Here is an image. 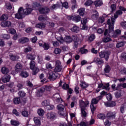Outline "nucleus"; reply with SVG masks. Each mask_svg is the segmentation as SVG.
Instances as JSON below:
<instances>
[{
    "label": "nucleus",
    "mask_w": 126,
    "mask_h": 126,
    "mask_svg": "<svg viewBox=\"0 0 126 126\" xmlns=\"http://www.w3.org/2000/svg\"><path fill=\"white\" fill-rule=\"evenodd\" d=\"M13 102L16 105H18V104H19V103H20V98H19V97H16L14 98Z\"/></svg>",
    "instance_id": "a18cd8bd"
},
{
    "label": "nucleus",
    "mask_w": 126,
    "mask_h": 126,
    "mask_svg": "<svg viewBox=\"0 0 126 126\" xmlns=\"http://www.w3.org/2000/svg\"><path fill=\"white\" fill-rule=\"evenodd\" d=\"M81 88H87L88 87V84L86 83L85 82H82L80 84Z\"/></svg>",
    "instance_id": "37998d69"
},
{
    "label": "nucleus",
    "mask_w": 126,
    "mask_h": 126,
    "mask_svg": "<svg viewBox=\"0 0 126 126\" xmlns=\"http://www.w3.org/2000/svg\"><path fill=\"white\" fill-rule=\"evenodd\" d=\"M126 83H124L123 85L119 84L117 86V87L116 89V90H120V89H122V88H126Z\"/></svg>",
    "instance_id": "473e14b6"
},
{
    "label": "nucleus",
    "mask_w": 126,
    "mask_h": 126,
    "mask_svg": "<svg viewBox=\"0 0 126 126\" xmlns=\"http://www.w3.org/2000/svg\"><path fill=\"white\" fill-rule=\"evenodd\" d=\"M56 67L54 69L55 71H56L57 72H60V71H62V70L63 69V66L62 65V62L61 61L57 60L56 61Z\"/></svg>",
    "instance_id": "9b49d317"
},
{
    "label": "nucleus",
    "mask_w": 126,
    "mask_h": 126,
    "mask_svg": "<svg viewBox=\"0 0 126 126\" xmlns=\"http://www.w3.org/2000/svg\"><path fill=\"white\" fill-rule=\"evenodd\" d=\"M18 26L20 28H24L25 25L23 23H19Z\"/></svg>",
    "instance_id": "774afa93"
},
{
    "label": "nucleus",
    "mask_w": 126,
    "mask_h": 126,
    "mask_svg": "<svg viewBox=\"0 0 126 126\" xmlns=\"http://www.w3.org/2000/svg\"><path fill=\"white\" fill-rule=\"evenodd\" d=\"M81 23L82 25H86V23H87V18H85L82 19L81 20Z\"/></svg>",
    "instance_id": "5fc2aeb1"
},
{
    "label": "nucleus",
    "mask_w": 126,
    "mask_h": 126,
    "mask_svg": "<svg viewBox=\"0 0 126 126\" xmlns=\"http://www.w3.org/2000/svg\"><path fill=\"white\" fill-rule=\"evenodd\" d=\"M81 111L82 117H87V111H86L85 108H81Z\"/></svg>",
    "instance_id": "f704fd0d"
},
{
    "label": "nucleus",
    "mask_w": 126,
    "mask_h": 126,
    "mask_svg": "<svg viewBox=\"0 0 126 126\" xmlns=\"http://www.w3.org/2000/svg\"><path fill=\"white\" fill-rule=\"evenodd\" d=\"M33 6L34 7L32 8L31 5H29L27 6L26 9H23L24 15H28V14H30V13L32 12V10H33V9H38V7L40 6V4L35 3L34 4Z\"/></svg>",
    "instance_id": "7ed1b4c3"
},
{
    "label": "nucleus",
    "mask_w": 126,
    "mask_h": 126,
    "mask_svg": "<svg viewBox=\"0 0 126 126\" xmlns=\"http://www.w3.org/2000/svg\"><path fill=\"white\" fill-rule=\"evenodd\" d=\"M126 105L125 104L124 105L122 106L120 108V111L121 113H122V114L125 112V109H126Z\"/></svg>",
    "instance_id": "69168bd1"
},
{
    "label": "nucleus",
    "mask_w": 126,
    "mask_h": 126,
    "mask_svg": "<svg viewBox=\"0 0 126 126\" xmlns=\"http://www.w3.org/2000/svg\"><path fill=\"white\" fill-rule=\"evenodd\" d=\"M34 123L36 126H40L41 125V122L40 121V117H34L33 119Z\"/></svg>",
    "instance_id": "7c9ffc66"
},
{
    "label": "nucleus",
    "mask_w": 126,
    "mask_h": 126,
    "mask_svg": "<svg viewBox=\"0 0 126 126\" xmlns=\"http://www.w3.org/2000/svg\"><path fill=\"white\" fill-rule=\"evenodd\" d=\"M57 74H58L57 73V71H55V69L54 72H49V79L50 80H55L57 79Z\"/></svg>",
    "instance_id": "2eb2a0df"
},
{
    "label": "nucleus",
    "mask_w": 126,
    "mask_h": 126,
    "mask_svg": "<svg viewBox=\"0 0 126 126\" xmlns=\"http://www.w3.org/2000/svg\"><path fill=\"white\" fill-rule=\"evenodd\" d=\"M59 97H60V94H58L53 95V98L54 100L56 101V102H58V103H62L63 102V99Z\"/></svg>",
    "instance_id": "6ab92c4d"
},
{
    "label": "nucleus",
    "mask_w": 126,
    "mask_h": 126,
    "mask_svg": "<svg viewBox=\"0 0 126 126\" xmlns=\"http://www.w3.org/2000/svg\"><path fill=\"white\" fill-rule=\"evenodd\" d=\"M71 30L72 32H76V33H77V32H79V28L77 27L76 26H74L72 29H71Z\"/></svg>",
    "instance_id": "79ce46f5"
},
{
    "label": "nucleus",
    "mask_w": 126,
    "mask_h": 126,
    "mask_svg": "<svg viewBox=\"0 0 126 126\" xmlns=\"http://www.w3.org/2000/svg\"><path fill=\"white\" fill-rule=\"evenodd\" d=\"M89 104V101H86V103H85L83 100H80V107L81 109H85V107H87V105Z\"/></svg>",
    "instance_id": "412c9836"
},
{
    "label": "nucleus",
    "mask_w": 126,
    "mask_h": 126,
    "mask_svg": "<svg viewBox=\"0 0 126 126\" xmlns=\"http://www.w3.org/2000/svg\"><path fill=\"white\" fill-rule=\"evenodd\" d=\"M67 18L68 20H74V21L76 22H79V21L81 20V17L79 15L74 16H68L67 17Z\"/></svg>",
    "instance_id": "ddd939ff"
},
{
    "label": "nucleus",
    "mask_w": 126,
    "mask_h": 126,
    "mask_svg": "<svg viewBox=\"0 0 126 126\" xmlns=\"http://www.w3.org/2000/svg\"><path fill=\"white\" fill-rule=\"evenodd\" d=\"M43 48H44V50H48V49H50V45L48 44L44 43L43 44Z\"/></svg>",
    "instance_id": "603ef678"
},
{
    "label": "nucleus",
    "mask_w": 126,
    "mask_h": 126,
    "mask_svg": "<svg viewBox=\"0 0 126 126\" xmlns=\"http://www.w3.org/2000/svg\"><path fill=\"white\" fill-rule=\"evenodd\" d=\"M9 80H10V76L9 75H7L6 76V77L2 79V81H3V82H4V83L8 82Z\"/></svg>",
    "instance_id": "2f4dec72"
},
{
    "label": "nucleus",
    "mask_w": 126,
    "mask_h": 126,
    "mask_svg": "<svg viewBox=\"0 0 126 126\" xmlns=\"http://www.w3.org/2000/svg\"><path fill=\"white\" fill-rule=\"evenodd\" d=\"M109 34H110L109 31L106 30L104 32V36H105V37L103 39V42H104V43H108V42L111 41V38L110 37L111 36L109 35Z\"/></svg>",
    "instance_id": "f8f14e48"
},
{
    "label": "nucleus",
    "mask_w": 126,
    "mask_h": 126,
    "mask_svg": "<svg viewBox=\"0 0 126 126\" xmlns=\"http://www.w3.org/2000/svg\"><path fill=\"white\" fill-rule=\"evenodd\" d=\"M27 59H28V60H32V61H34V60H35L36 58V55H28L27 56Z\"/></svg>",
    "instance_id": "c03bdc74"
},
{
    "label": "nucleus",
    "mask_w": 126,
    "mask_h": 126,
    "mask_svg": "<svg viewBox=\"0 0 126 126\" xmlns=\"http://www.w3.org/2000/svg\"><path fill=\"white\" fill-rule=\"evenodd\" d=\"M46 68H47L48 69H53V66H52V64L50 63H47L46 64Z\"/></svg>",
    "instance_id": "e2e57ef3"
},
{
    "label": "nucleus",
    "mask_w": 126,
    "mask_h": 126,
    "mask_svg": "<svg viewBox=\"0 0 126 126\" xmlns=\"http://www.w3.org/2000/svg\"><path fill=\"white\" fill-rule=\"evenodd\" d=\"M57 109L59 111V114L62 117H66V112H64V106L63 104L57 105Z\"/></svg>",
    "instance_id": "423d86ee"
},
{
    "label": "nucleus",
    "mask_w": 126,
    "mask_h": 126,
    "mask_svg": "<svg viewBox=\"0 0 126 126\" xmlns=\"http://www.w3.org/2000/svg\"><path fill=\"white\" fill-rule=\"evenodd\" d=\"M1 72L3 74H7L9 72V70L6 67H2L1 69Z\"/></svg>",
    "instance_id": "cd10ccee"
},
{
    "label": "nucleus",
    "mask_w": 126,
    "mask_h": 126,
    "mask_svg": "<svg viewBox=\"0 0 126 126\" xmlns=\"http://www.w3.org/2000/svg\"><path fill=\"white\" fill-rule=\"evenodd\" d=\"M69 88V86L68 84H64L63 86V89L66 90V89H68Z\"/></svg>",
    "instance_id": "0e129e2a"
},
{
    "label": "nucleus",
    "mask_w": 126,
    "mask_h": 126,
    "mask_svg": "<svg viewBox=\"0 0 126 126\" xmlns=\"http://www.w3.org/2000/svg\"><path fill=\"white\" fill-rule=\"evenodd\" d=\"M97 118L101 120H104L105 119V115L103 114H99L97 115Z\"/></svg>",
    "instance_id": "864d4df0"
},
{
    "label": "nucleus",
    "mask_w": 126,
    "mask_h": 126,
    "mask_svg": "<svg viewBox=\"0 0 126 126\" xmlns=\"http://www.w3.org/2000/svg\"><path fill=\"white\" fill-rule=\"evenodd\" d=\"M126 8L124 7H120V9L116 12L114 14V18L112 17L111 19H108L107 20V24L109 25V30H111V32L114 30V24H115V21L118 17L119 15H122L123 14V11H126Z\"/></svg>",
    "instance_id": "f257e3e1"
},
{
    "label": "nucleus",
    "mask_w": 126,
    "mask_h": 126,
    "mask_svg": "<svg viewBox=\"0 0 126 126\" xmlns=\"http://www.w3.org/2000/svg\"><path fill=\"white\" fill-rule=\"evenodd\" d=\"M2 27H10L11 26V22L9 21H3L1 23Z\"/></svg>",
    "instance_id": "dca6fc26"
},
{
    "label": "nucleus",
    "mask_w": 126,
    "mask_h": 126,
    "mask_svg": "<svg viewBox=\"0 0 126 126\" xmlns=\"http://www.w3.org/2000/svg\"><path fill=\"white\" fill-rule=\"evenodd\" d=\"M28 42H29V38L27 37H23L18 40V42L21 44H25V43H27Z\"/></svg>",
    "instance_id": "4be33fe9"
},
{
    "label": "nucleus",
    "mask_w": 126,
    "mask_h": 126,
    "mask_svg": "<svg viewBox=\"0 0 126 126\" xmlns=\"http://www.w3.org/2000/svg\"><path fill=\"white\" fill-rule=\"evenodd\" d=\"M80 52L81 54H87V53H88V50L84 48H81L80 50Z\"/></svg>",
    "instance_id": "3c124183"
},
{
    "label": "nucleus",
    "mask_w": 126,
    "mask_h": 126,
    "mask_svg": "<svg viewBox=\"0 0 126 126\" xmlns=\"http://www.w3.org/2000/svg\"><path fill=\"white\" fill-rule=\"evenodd\" d=\"M111 70V68H110V66L106 65L104 68V71L106 73H108L110 72V71Z\"/></svg>",
    "instance_id": "09e8293b"
},
{
    "label": "nucleus",
    "mask_w": 126,
    "mask_h": 126,
    "mask_svg": "<svg viewBox=\"0 0 126 126\" xmlns=\"http://www.w3.org/2000/svg\"><path fill=\"white\" fill-rule=\"evenodd\" d=\"M108 32H109V34L108 35H110V36H111L113 38H117L119 37V35H121V33H122V31L120 30H115L113 32V31L111 32V30H108Z\"/></svg>",
    "instance_id": "0eeeda50"
},
{
    "label": "nucleus",
    "mask_w": 126,
    "mask_h": 126,
    "mask_svg": "<svg viewBox=\"0 0 126 126\" xmlns=\"http://www.w3.org/2000/svg\"><path fill=\"white\" fill-rule=\"evenodd\" d=\"M115 112H109L107 113V116L108 117V118H110V119H115Z\"/></svg>",
    "instance_id": "c85d7f7f"
},
{
    "label": "nucleus",
    "mask_w": 126,
    "mask_h": 126,
    "mask_svg": "<svg viewBox=\"0 0 126 126\" xmlns=\"http://www.w3.org/2000/svg\"><path fill=\"white\" fill-rule=\"evenodd\" d=\"M57 39L60 43H63L64 41L66 43H71V42H72V40H74V49H76V48L78 46V43H77V42H78V38L77 37H73V38H71L69 36H66L64 40L62 36H58Z\"/></svg>",
    "instance_id": "f03ea898"
},
{
    "label": "nucleus",
    "mask_w": 126,
    "mask_h": 126,
    "mask_svg": "<svg viewBox=\"0 0 126 126\" xmlns=\"http://www.w3.org/2000/svg\"><path fill=\"white\" fill-rule=\"evenodd\" d=\"M39 11L42 14H46V13H48L50 11V9L47 7L40 8L39 9Z\"/></svg>",
    "instance_id": "a211bd4d"
},
{
    "label": "nucleus",
    "mask_w": 126,
    "mask_h": 126,
    "mask_svg": "<svg viewBox=\"0 0 126 126\" xmlns=\"http://www.w3.org/2000/svg\"><path fill=\"white\" fill-rule=\"evenodd\" d=\"M52 89V86H45L43 88L40 89L38 92H37V96L38 97H40V96H42V94L43 92H45V90H47V91H50Z\"/></svg>",
    "instance_id": "6e6552de"
},
{
    "label": "nucleus",
    "mask_w": 126,
    "mask_h": 126,
    "mask_svg": "<svg viewBox=\"0 0 126 126\" xmlns=\"http://www.w3.org/2000/svg\"><path fill=\"white\" fill-rule=\"evenodd\" d=\"M100 88H101L102 89H106V87L104 86V85L102 83L99 84L97 89L96 90V93H98V92L100 91Z\"/></svg>",
    "instance_id": "c756f323"
},
{
    "label": "nucleus",
    "mask_w": 126,
    "mask_h": 126,
    "mask_svg": "<svg viewBox=\"0 0 126 126\" xmlns=\"http://www.w3.org/2000/svg\"><path fill=\"white\" fill-rule=\"evenodd\" d=\"M9 58L11 61H17V60H19V57L18 56H15L13 55L12 54H10L9 55Z\"/></svg>",
    "instance_id": "a878e982"
},
{
    "label": "nucleus",
    "mask_w": 126,
    "mask_h": 126,
    "mask_svg": "<svg viewBox=\"0 0 126 126\" xmlns=\"http://www.w3.org/2000/svg\"><path fill=\"white\" fill-rule=\"evenodd\" d=\"M93 3V1L92 0H88L85 2L84 5L86 6H90Z\"/></svg>",
    "instance_id": "a19ab883"
},
{
    "label": "nucleus",
    "mask_w": 126,
    "mask_h": 126,
    "mask_svg": "<svg viewBox=\"0 0 126 126\" xmlns=\"http://www.w3.org/2000/svg\"><path fill=\"white\" fill-rule=\"evenodd\" d=\"M95 39V35L92 34L89 37V42H92Z\"/></svg>",
    "instance_id": "8fccbe9b"
},
{
    "label": "nucleus",
    "mask_w": 126,
    "mask_h": 126,
    "mask_svg": "<svg viewBox=\"0 0 126 126\" xmlns=\"http://www.w3.org/2000/svg\"><path fill=\"white\" fill-rule=\"evenodd\" d=\"M7 19H8V16L5 14L2 15L0 18V20H2V21H5Z\"/></svg>",
    "instance_id": "ea45409f"
},
{
    "label": "nucleus",
    "mask_w": 126,
    "mask_h": 126,
    "mask_svg": "<svg viewBox=\"0 0 126 126\" xmlns=\"http://www.w3.org/2000/svg\"><path fill=\"white\" fill-rule=\"evenodd\" d=\"M23 15H24L23 8L21 7L18 9V13L15 14V18H17V19H21L23 18Z\"/></svg>",
    "instance_id": "1a4fd4ad"
},
{
    "label": "nucleus",
    "mask_w": 126,
    "mask_h": 126,
    "mask_svg": "<svg viewBox=\"0 0 126 126\" xmlns=\"http://www.w3.org/2000/svg\"><path fill=\"white\" fill-rule=\"evenodd\" d=\"M23 68V66L22 64L20 63H18L16 64L15 69L16 71H20V70H22Z\"/></svg>",
    "instance_id": "5701e85b"
},
{
    "label": "nucleus",
    "mask_w": 126,
    "mask_h": 126,
    "mask_svg": "<svg viewBox=\"0 0 126 126\" xmlns=\"http://www.w3.org/2000/svg\"><path fill=\"white\" fill-rule=\"evenodd\" d=\"M35 63L34 61H31L30 63V67L32 70V74L35 75L39 72V68L37 67L35 65Z\"/></svg>",
    "instance_id": "39448f33"
},
{
    "label": "nucleus",
    "mask_w": 126,
    "mask_h": 126,
    "mask_svg": "<svg viewBox=\"0 0 126 126\" xmlns=\"http://www.w3.org/2000/svg\"><path fill=\"white\" fill-rule=\"evenodd\" d=\"M102 98H103V96L100 95L98 96L96 98L92 99V103L91 104V109L93 114L94 113V111L96 110V107L94 106V105H96V104H98V102H99V101H100V100H101V99H102Z\"/></svg>",
    "instance_id": "20e7f679"
},
{
    "label": "nucleus",
    "mask_w": 126,
    "mask_h": 126,
    "mask_svg": "<svg viewBox=\"0 0 126 126\" xmlns=\"http://www.w3.org/2000/svg\"><path fill=\"white\" fill-rule=\"evenodd\" d=\"M91 17L93 20H96L97 18L99 17V13L96 10H93Z\"/></svg>",
    "instance_id": "f3484780"
},
{
    "label": "nucleus",
    "mask_w": 126,
    "mask_h": 126,
    "mask_svg": "<svg viewBox=\"0 0 126 126\" xmlns=\"http://www.w3.org/2000/svg\"><path fill=\"white\" fill-rule=\"evenodd\" d=\"M106 96V98L108 101L112 100V97L111 94H107Z\"/></svg>",
    "instance_id": "338daca9"
},
{
    "label": "nucleus",
    "mask_w": 126,
    "mask_h": 126,
    "mask_svg": "<svg viewBox=\"0 0 126 126\" xmlns=\"http://www.w3.org/2000/svg\"><path fill=\"white\" fill-rule=\"evenodd\" d=\"M93 62L97 63V64H102V63H104V61H103L102 60H100V59L97 57L94 58Z\"/></svg>",
    "instance_id": "b1692460"
},
{
    "label": "nucleus",
    "mask_w": 126,
    "mask_h": 126,
    "mask_svg": "<svg viewBox=\"0 0 126 126\" xmlns=\"http://www.w3.org/2000/svg\"><path fill=\"white\" fill-rule=\"evenodd\" d=\"M60 4V6L63 5V7H64L65 8H68V3H67V2H65L63 3L61 2Z\"/></svg>",
    "instance_id": "de8ad7c7"
},
{
    "label": "nucleus",
    "mask_w": 126,
    "mask_h": 126,
    "mask_svg": "<svg viewBox=\"0 0 126 126\" xmlns=\"http://www.w3.org/2000/svg\"><path fill=\"white\" fill-rule=\"evenodd\" d=\"M78 12L81 16H83L84 14H86V12H85V8H81L78 10Z\"/></svg>",
    "instance_id": "393cba45"
},
{
    "label": "nucleus",
    "mask_w": 126,
    "mask_h": 126,
    "mask_svg": "<svg viewBox=\"0 0 126 126\" xmlns=\"http://www.w3.org/2000/svg\"><path fill=\"white\" fill-rule=\"evenodd\" d=\"M104 21H105V18L104 17H100L98 19L99 23H103Z\"/></svg>",
    "instance_id": "bf43d9fd"
},
{
    "label": "nucleus",
    "mask_w": 126,
    "mask_h": 126,
    "mask_svg": "<svg viewBox=\"0 0 126 126\" xmlns=\"http://www.w3.org/2000/svg\"><path fill=\"white\" fill-rule=\"evenodd\" d=\"M37 114L39 116H43L45 114V111H44V110L40 108L37 110Z\"/></svg>",
    "instance_id": "e433bc0d"
},
{
    "label": "nucleus",
    "mask_w": 126,
    "mask_h": 126,
    "mask_svg": "<svg viewBox=\"0 0 126 126\" xmlns=\"http://www.w3.org/2000/svg\"><path fill=\"white\" fill-rule=\"evenodd\" d=\"M104 105L106 107H115L116 106V102L112 101L111 102H105Z\"/></svg>",
    "instance_id": "bb28decb"
},
{
    "label": "nucleus",
    "mask_w": 126,
    "mask_h": 126,
    "mask_svg": "<svg viewBox=\"0 0 126 126\" xmlns=\"http://www.w3.org/2000/svg\"><path fill=\"white\" fill-rule=\"evenodd\" d=\"M35 27L36 28H39V29H42V28H45L46 25L43 23H40L36 25Z\"/></svg>",
    "instance_id": "4c0bfd02"
},
{
    "label": "nucleus",
    "mask_w": 126,
    "mask_h": 126,
    "mask_svg": "<svg viewBox=\"0 0 126 126\" xmlns=\"http://www.w3.org/2000/svg\"><path fill=\"white\" fill-rule=\"evenodd\" d=\"M10 123H11V125L12 126H19V122H18L15 120H11Z\"/></svg>",
    "instance_id": "58836bf2"
},
{
    "label": "nucleus",
    "mask_w": 126,
    "mask_h": 126,
    "mask_svg": "<svg viewBox=\"0 0 126 126\" xmlns=\"http://www.w3.org/2000/svg\"><path fill=\"white\" fill-rule=\"evenodd\" d=\"M50 104V101L48 100H44L42 102L41 105L43 107H47L48 105Z\"/></svg>",
    "instance_id": "c9c22d12"
},
{
    "label": "nucleus",
    "mask_w": 126,
    "mask_h": 126,
    "mask_svg": "<svg viewBox=\"0 0 126 126\" xmlns=\"http://www.w3.org/2000/svg\"><path fill=\"white\" fill-rule=\"evenodd\" d=\"M5 7L7 8V9H11V8H12V6H11L10 3H6L5 5Z\"/></svg>",
    "instance_id": "680f3d73"
},
{
    "label": "nucleus",
    "mask_w": 126,
    "mask_h": 126,
    "mask_svg": "<svg viewBox=\"0 0 126 126\" xmlns=\"http://www.w3.org/2000/svg\"><path fill=\"white\" fill-rule=\"evenodd\" d=\"M46 118L48 119V120H50V121H54V120H56V113L54 112L48 113L46 115Z\"/></svg>",
    "instance_id": "4468645a"
},
{
    "label": "nucleus",
    "mask_w": 126,
    "mask_h": 126,
    "mask_svg": "<svg viewBox=\"0 0 126 126\" xmlns=\"http://www.w3.org/2000/svg\"><path fill=\"white\" fill-rule=\"evenodd\" d=\"M94 4L95 7H98L103 5V1L102 0H96L94 2Z\"/></svg>",
    "instance_id": "aec40b11"
},
{
    "label": "nucleus",
    "mask_w": 126,
    "mask_h": 126,
    "mask_svg": "<svg viewBox=\"0 0 126 126\" xmlns=\"http://www.w3.org/2000/svg\"><path fill=\"white\" fill-rule=\"evenodd\" d=\"M110 54H111L110 51L101 52L99 53V56L101 59L104 58L106 61H108L109 60V57H110Z\"/></svg>",
    "instance_id": "9d476101"
},
{
    "label": "nucleus",
    "mask_w": 126,
    "mask_h": 126,
    "mask_svg": "<svg viewBox=\"0 0 126 126\" xmlns=\"http://www.w3.org/2000/svg\"><path fill=\"white\" fill-rule=\"evenodd\" d=\"M19 95H20V97L21 98H23V97H25V93L24 92H19L18 93Z\"/></svg>",
    "instance_id": "6e6d98bb"
},
{
    "label": "nucleus",
    "mask_w": 126,
    "mask_h": 126,
    "mask_svg": "<svg viewBox=\"0 0 126 126\" xmlns=\"http://www.w3.org/2000/svg\"><path fill=\"white\" fill-rule=\"evenodd\" d=\"M61 52H62V51L59 48H56L54 50V53L56 55H59V54H61Z\"/></svg>",
    "instance_id": "4d7b16f0"
},
{
    "label": "nucleus",
    "mask_w": 126,
    "mask_h": 126,
    "mask_svg": "<svg viewBox=\"0 0 126 126\" xmlns=\"http://www.w3.org/2000/svg\"><path fill=\"white\" fill-rule=\"evenodd\" d=\"M54 108H55V107L54 106V105H50V103L49 104H48L47 105V106L46 107V109L47 110H53V109H54Z\"/></svg>",
    "instance_id": "052dcab7"
},
{
    "label": "nucleus",
    "mask_w": 126,
    "mask_h": 126,
    "mask_svg": "<svg viewBox=\"0 0 126 126\" xmlns=\"http://www.w3.org/2000/svg\"><path fill=\"white\" fill-rule=\"evenodd\" d=\"M20 75L21 77L26 78V77H28L29 74H28L27 72H26V71H23L21 72Z\"/></svg>",
    "instance_id": "72a5a7b5"
},
{
    "label": "nucleus",
    "mask_w": 126,
    "mask_h": 126,
    "mask_svg": "<svg viewBox=\"0 0 126 126\" xmlns=\"http://www.w3.org/2000/svg\"><path fill=\"white\" fill-rule=\"evenodd\" d=\"M22 115L23 117H25L26 118L28 117V116H29V114L28 113V111H23L22 112Z\"/></svg>",
    "instance_id": "49530a36"
},
{
    "label": "nucleus",
    "mask_w": 126,
    "mask_h": 126,
    "mask_svg": "<svg viewBox=\"0 0 126 126\" xmlns=\"http://www.w3.org/2000/svg\"><path fill=\"white\" fill-rule=\"evenodd\" d=\"M8 32L9 33H10V34H12L13 35V34H15V33H16V31H15V30H14V29H11L9 30Z\"/></svg>",
    "instance_id": "13d9d810"
}]
</instances>
